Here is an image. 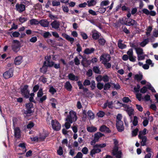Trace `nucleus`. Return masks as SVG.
Here are the masks:
<instances>
[{
	"label": "nucleus",
	"instance_id": "obj_1",
	"mask_svg": "<svg viewBox=\"0 0 158 158\" xmlns=\"http://www.w3.org/2000/svg\"><path fill=\"white\" fill-rule=\"evenodd\" d=\"M114 146L112 150V154L116 158H121L122 155L121 151H118V141L116 139H113Z\"/></svg>",
	"mask_w": 158,
	"mask_h": 158
},
{
	"label": "nucleus",
	"instance_id": "obj_2",
	"mask_svg": "<svg viewBox=\"0 0 158 158\" xmlns=\"http://www.w3.org/2000/svg\"><path fill=\"white\" fill-rule=\"evenodd\" d=\"M28 88V85H25L20 89V92L22 95L25 98H28L30 97V91Z\"/></svg>",
	"mask_w": 158,
	"mask_h": 158
},
{
	"label": "nucleus",
	"instance_id": "obj_3",
	"mask_svg": "<svg viewBox=\"0 0 158 158\" xmlns=\"http://www.w3.org/2000/svg\"><path fill=\"white\" fill-rule=\"evenodd\" d=\"M26 110L24 111V114L28 116L31 113H33L34 111L32 110L34 108L33 104L31 102L27 103L25 104Z\"/></svg>",
	"mask_w": 158,
	"mask_h": 158
},
{
	"label": "nucleus",
	"instance_id": "obj_4",
	"mask_svg": "<svg viewBox=\"0 0 158 158\" xmlns=\"http://www.w3.org/2000/svg\"><path fill=\"white\" fill-rule=\"evenodd\" d=\"M69 115L67 116L66 118V120L70 123H73V121H76L77 119V117L75 112L73 111L72 112H69Z\"/></svg>",
	"mask_w": 158,
	"mask_h": 158
},
{
	"label": "nucleus",
	"instance_id": "obj_5",
	"mask_svg": "<svg viewBox=\"0 0 158 158\" xmlns=\"http://www.w3.org/2000/svg\"><path fill=\"white\" fill-rule=\"evenodd\" d=\"M20 45V43L19 41L17 40H13L11 46L13 51L15 52H17L20 49L21 47Z\"/></svg>",
	"mask_w": 158,
	"mask_h": 158
},
{
	"label": "nucleus",
	"instance_id": "obj_6",
	"mask_svg": "<svg viewBox=\"0 0 158 158\" xmlns=\"http://www.w3.org/2000/svg\"><path fill=\"white\" fill-rule=\"evenodd\" d=\"M51 124L53 129L56 131H59L61 128V125L58 121L56 120H52Z\"/></svg>",
	"mask_w": 158,
	"mask_h": 158
},
{
	"label": "nucleus",
	"instance_id": "obj_7",
	"mask_svg": "<svg viewBox=\"0 0 158 158\" xmlns=\"http://www.w3.org/2000/svg\"><path fill=\"white\" fill-rule=\"evenodd\" d=\"M100 60L102 61V64L106 62H108L110 61L111 59V57L109 54H103L100 56Z\"/></svg>",
	"mask_w": 158,
	"mask_h": 158
},
{
	"label": "nucleus",
	"instance_id": "obj_8",
	"mask_svg": "<svg viewBox=\"0 0 158 158\" xmlns=\"http://www.w3.org/2000/svg\"><path fill=\"white\" fill-rule=\"evenodd\" d=\"M15 9L19 13H21L25 10L26 7L25 5L17 3L15 6Z\"/></svg>",
	"mask_w": 158,
	"mask_h": 158
},
{
	"label": "nucleus",
	"instance_id": "obj_9",
	"mask_svg": "<svg viewBox=\"0 0 158 158\" xmlns=\"http://www.w3.org/2000/svg\"><path fill=\"white\" fill-rule=\"evenodd\" d=\"M116 127L118 131L119 132L123 131L124 129L123 123L122 121H116Z\"/></svg>",
	"mask_w": 158,
	"mask_h": 158
},
{
	"label": "nucleus",
	"instance_id": "obj_10",
	"mask_svg": "<svg viewBox=\"0 0 158 158\" xmlns=\"http://www.w3.org/2000/svg\"><path fill=\"white\" fill-rule=\"evenodd\" d=\"M13 75V71L11 69L4 72L3 74V76L5 79H8L12 77Z\"/></svg>",
	"mask_w": 158,
	"mask_h": 158
},
{
	"label": "nucleus",
	"instance_id": "obj_11",
	"mask_svg": "<svg viewBox=\"0 0 158 158\" xmlns=\"http://www.w3.org/2000/svg\"><path fill=\"white\" fill-rule=\"evenodd\" d=\"M128 21L127 24L125 23L124 22L121 23L122 24H125L129 26H134L135 27H136L138 25L137 22L133 19H130Z\"/></svg>",
	"mask_w": 158,
	"mask_h": 158
},
{
	"label": "nucleus",
	"instance_id": "obj_12",
	"mask_svg": "<svg viewBox=\"0 0 158 158\" xmlns=\"http://www.w3.org/2000/svg\"><path fill=\"white\" fill-rule=\"evenodd\" d=\"M99 130L101 132H105L106 133H110L111 131L110 129L105 125H102L99 128Z\"/></svg>",
	"mask_w": 158,
	"mask_h": 158
},
{
	"label": "nucleus",
	"instance_id": "obj_13",
	"mask_svg": "<svg viewBox=\"0 0 158 158\" xmlns=\"http://www.w3.org/2000/svg\"><path fill=\"white\" fill-rule=\"evenodd\" d=\"M14 136L16 138L19 139L21 137V131L19 127H16L14 129Z\"/></svg>",
	"mask_w": 158,
	"mask_h": 158
},
{
	"label": "nucleus",
	"instance_id": "obj_14",
	"mask_svg": "<svg viewBox=\"0 0 158 158\" xmlns=\"http://www.w3.org/2000/svg\"><path fill=\"white\" fill-rule=\"evenodd\" d=\"M23 57L19 56L15 57L14 60V64L16 65H20L22 62Z\"/></svg>",
	"mask_w": 158,
	"mask_h": 158
},
{
	"label": "nucleus",
	"instance_id": "obj_15",
	"mask_svg": "<svg viewBox=\"0 0 158 158\" xmlns=\"http://www.w3.org/2000/svg\"><path fill=\"white\" fill-rule=\"evenodd\" d=\"M94 148L90 152V155L92 156L96 153H99L101 151V150L99 148H96L94 147V145L93 146Z\"/></svg>",
	"mask_w": 158,
	"mask_h": 158
},
{
	"label": "nucleus",
	"instance_id": "obj_16",
	"mask_svg": "<svg viewBox=\"0 0 158 158\" xmlns=\"http://www.w3.org/2000/svg\"><path fill=\"white\" fill-rule=\"evenodd\" d=\"M40 22V25L44 27H48L49 25V22L46 19L41 20Z\"/></svg>",
	"mask_w": 158,
	"mask_h": 158
},
{
	"label": "nucleus",
	"instance_id": "obj_17",
	"mask_svg": "<svg viewBox=\"0 0 158 158\" xmlns=\"http://www.w3.org/2000/svg\"><path fill=\"white\" fill-rule=\"evenodd\" d=\"M62 35L67 40L70 41L71 44H73L74 40V39L73 38L70 37L68 35L65 33L62 34Z\"/></svg>",
	"mask_w": 158,
	"mask_h": 158
},
{
	"label": "nucleus",
	"instance_id": "obj_18",
	"mask_svg": "<svg viewBox=\"0 0 158 158\" xmlns=\"http://www.w3.org/2000/svg\"><path fill=\"white\" fill-rule=\"evenodd\" d=\"M69 79L71 81H77L79 79L77 76H75L73 73H70L68 75Z\"/></svg>",
	"mask_w": 158,
	"mask_h": 158
},
{
	"label": "nucleus",
	"instance_id": "obj_19",
	"mask_svg": "<svg viewBox=\"0 0 158 158\" xmlns=\"http://www.w3.org/2000/svg\"><path fill=\"white\" fill-rule=\"evenodd\" d=\"M81 64L84 67H87L90 64L89 60L85 57H83L82 60L81 62Z\"/></svg>",
	"mask_w": 158,
	"mask_h": 158
},
{
	"label": "nucleus",
	"instance_id": "obj_20",
	"mask_svg": "<svg viewBox=\"0 0 158 158\" xmlns=\"http://www.w3.org/2000/svg\"><path fill=\"white\" fill-rule=\"evenodd\" d=\"M40 71L44 74L45 73L47 72V67L46 61H44L42 67L40 69Z\"/></svg>",
	"mask_w": 158,
	"mask_h": 158
},
{
	"label": "nucleus",
	"instance_id": "obj_21",
	"mask_svg": "<svg viewBox=\"0 0 158 158\" xmlns=\"http://www.w3.org/2000/svg\"><path fill=\"white\" fill-rule=\"evenodd\" d=\"M51 25L53 28L55 29H58L60 25V23L59 22L56 20H54L51 23Z\"/></svg>",
	"mask_w": 158,
	"mask_h": 158
},
{
	"label": "nucleus",
	"instance_id": "obj_22",
	"mask_svg": "<svg viewBox=\"0 0 158 158\" xmlns=\"http://www.w3.org/2000/svg\"><path fill=\"white\" fill-rule=\"evenodd\" d=\"M104 135V134H103L100 132H97V133L94 134V139L98 142L100 138L102 137Z\"/></svg>",
	"mask_w": 158,
	"mask_h": 158
},
{
	"label": "nucleus",
	"instance_id": "obj_23",
	"mask_svg": "<svg viewBox=\"0 0 158 158\" xmlns=\"http://www.w3.org/2000/svg\"><path fill=\"white\" fill-rule=\"evenodd\" d=\"M100 34L97 31L93 32L92 35V37L93 39L96 40H98L100 37Z\"/></svg>",
	"mask_w": 158,
	"mask_h": 158
},
{
	"label": "nucleus",
	"instance_id": "obj_24",
	"mask_svg": "<svg viewBox=\"0 0 158 158\" xmlns=\"http://www.w3.org/2000/svg\"><path fill=\"white\" fill-rule=\"evenodd\" d=\"M95 51V49L93 48H86L84 52L86 54H89L93 53Z\"/></svg>",
	"mask_w": 158,
	"mask_h": 158
},
{
	"label": "nucleus",
	"instance_id": "obj_25",
	"mask_svg": "<svg viewBox=\"0 0 158 158\" xmlns=\"http://www.w3.org/2000/svg\"><path fill=\"white\" fill-rule=\"evenodd\" d=\"M64 87L68 91H71L72 87L69 81H67L66 82Z\"/></svg>",
	"mask_w": 158,
	"mask_h": 158
},
{
	"label": "nucleus",
	"instance_id": "obj_26",
	"mask_svg": "<svg viewBox=\"0 0 158 158\" xmlns=\"http://www.w3.org/2000/svg\"><path fill=\"white\" fill-rule=\"evenodd\" d=\"M147 130L146 128H144L143 131H140L139 132L138 135V138L139 139L141 138V137H143L146 134Z\"/></svg>",
	"mask_w": 158,
	"mask_h": 158
},
{
	"label": "nucleus",
	"instance_id": "obj_27",
	"mask_svg": "<svg viewBox=\"0 0 158 158\" xmlns=\"http://www.w3.org/2000/svg\"><path fill=\"white\" fill-rule=\"evenodd\" d=\"M87 3L88 6L90 7L95 5L97 3V2L96 0H90L87 1Z\"/></svg>",
	"mask_w": 158,
	"mask_h": 158
},
{
	"label": "nucleus",
	"instance_id": "obj_28",
	"mask_svg": "<svg viewBox=\"0 0 158 158\" xmlns=\"http://www.w3.org/2000/svg\"><path fill=\"white\" fill-rule=\"evenodd\" d=\"M117 103L122 104V106L124 108V110L126 111H127V110L132 107H130L129 106L127 105V104H122L121 103H120L119 101H117Z\"/></svg>",
	"mask_w": 158,
	"mask_h": 158
},
{
	"label": "nucleus",
	"instance_id": "obj_29",
	"mask_svg": "<svg viewBox=\"0 0 158 158\" xmlns=\"http://www.w3.org/2000/svg\"><path fill=\"white\" fill-rule=\"evenodd\" d=\"M139 139H142L141 143L142 146H144L146 144L147 138L146 136H144L143 137H141V138Z\"/></svg>",
	"mask_w": 158,
	"mask_h": 158
},
{
	"label": "nucleus",
	"instance_id": "obj_30",
	"mask_svg": "<svg viewBox=\"0 0 158 158\" xmlns=\"http://www.w3.org/2000/svg\"><path fill=\"white\" fill-rule=\"evenodd\" d=\"M30 24L31 25H38L39 24H40V21H39L37 19H31L30 21Z\"/></svg>",
	"mask_w": 158,
	"mask_h": 158
},
{
	"label": "nucleus",
	"instance_id": "obj_31",
	"mask_svg": "<svg viewBox=\"0 0 158 158\" xmlns=\"http://www.w3.org/2000/svg\"><path fill=\"white\" fill-rule=\"evenodd\" d=\"M87 114L88 115V117L89 118L94 119V115L92 111L90 110L88 111Z\"/></svg>",
	"mask_w": 158,
	"mask_h": 158
},
{
	"label": "nucleus",
	"instance_id": "obj_32",
	"mask_svg": "<svg viewBox=\"0 0 158 158\" xmlns=\"http://www.w3.org/2000/svg\"><path fill=\"white\" fill-rule=\"evenodd\" d=\"M143 78V76L142 74H136L135 75L134 79L138 81H139Z\"/></svg>",
	"mask_w": 158,
	"mask_h": 158
},
{
	"label": "nucleus",
	"instance_id": "obj_33",
	"mask_svg": "<svg viewBox=\"0 0 158 158\" xmlns=\"http://www.w3.org/2000/svg\"><path fill=\"white\" fill-rule=\"evenodd\" d=\"M135 51L137 55H142L143 54V49L140 48H137L136 49Z\"/></svg>",
	"mask_w": 158,
	"mask_h": 158
},
{
	"label": "nucleus",
	"instance_id": "obj_34",
	"mask_svg": "<svg viewBox=\"0 0 158 158\" xmlns=\"http://www.w3.org/2000/svg\"><path fill=\"white\" fill-rule=\"evenodd\" d=\"M120 40H119V41L118 44V47L121 49H123L126 48L127 47L126 45L125 44H123L121 43V41L120 42Z\"/></svg>",
	"mask_w": 158,
	"mask_h": 158
},
{
	"label": "nucleus",
	"instance_id": "obj_35",
	"mask_svg": "<svg viewBox=\"0 0 158 158\" xmlns=\"http://www.w3.org/2000/svg\"><path fill=\"white\" fill-rule=\"evenodd\" d=\"M97 128L94 127H89L87 128V131L90 132H94L97 131Z\"/></svg>",
	"mask_w": 158,
	"mask_h": 158
},
{
	"label": "nucleus",
	"instance_id": "obj_36",
	"mask_svg": "<svg viewBox=\"0 0 158 158\" xmlns=\"http://www.w3.org/2000/svg\"><path fill=\"white\" fill-rule=\"evenodd\" d=\"M99 44L101 46H104L106 42V40L103 38L99 39L98 40Z\"/></svg>",
	"mask_w": 158,
	"mask_h": 158
},
{
	"label": "nucleus",
	"instance_id": "obj_37",
	"mask_svg": "<svg viewBox=\"0 0 158 158\" xmlns=\"http://www.w3.org/2000/svg\"><path fill=\"white\" fill-rule=\"evenodd\" d=\"M111 82H108L105 84L104 85V90H107L109 89L111 87Z\"/></svg>",
	"mask_w": 158,
	"mask_h": 158
},
{
	"label": "nucleus",
	"instance_id": "obj_38",
	"mask_svg": "<svg viewBox=\"0 0 158 158\" xmlns=\"http://www.w3.org/2000/svg\"><path fill=\"white\" fill-rule=\"evenodd\" d=\"M149 42V39L148 38H147L144 39L141 43L140 44V45L142 47H144Z\"/></svg>",
	"mask_w": 158,
	"mask_h": 158
},
{
	"label": "nucleus",
	"instance_id": "obj_39",
	"mask_svg": "<svg viewBox=\"0 0 158 158\" xmlns=\"http://www.w3.org/2000/svg\"><path fill=\"white\" fill-rule=\"evenodd\" d=\"M109 3L110 2L108 0L103 1L100 3V7H103L108 5Z\"/></svg>",
	"mask_w": 158,
	"mask_h": 158
},
{
	"label": "nucleus",
	"instance_id": "obj_40",
	"mask_svg": "<svg viewBox=\"0 0 158 158\" xmlns=\"http://www.w3.org/2000/svg\"><path fill=\"white\" fill-rule=\"evenodd\" d=\"M134 110L131 107L126 112L130 117H131L132 115L134 114Z\"/></svg>",
	"mask_w": 158,
	"mask_h": 158
},
{
	"label": "nucleus",
	"instance_id": "obj_41",
	"mask_svg": "<svg viewBox=\"0 0 158 158\" xmlns=\"http://www.w3.org/2000/svg\"><path fill=\"white\" fill-rule=\"evenodd\" d=\"M147 89H149L151 91L152 93H156V91L154 88L150 84L149 85H146Z\"/></svg>",
	"mask_w": 158,
	"mask_h": 158
},
{
	"label": "nucleus",
	"instance_id": "obj_42",
	"mask_svg": "<svg viewBox=\"0 0 158 158\" xmlns=\"http://www.w3.org/2000/svg\"><path fill=\"white\" fill-rule=\"evenodd\" d=\"M102 81L104 82H107L109 81V77L107 75H105L102 76Z\"/></svg>",
	"mask_w": 158,
	"mask_h": 158
},
{
	"label": "nucleus",
	"instance_id": "obj_43",
	"mask_svg": "<svg viewBox=\"0 0 158 158\" xmlns=\"http://www.w3.org/2000/svg\"><path fill=\"white\" fill-rule=\"evenodd\" d=\"M93 71L96 73L100 74V70L99 67L98 66H94L93 68Z\"/></svg>",
	"mask_w": 158,
	"mask_h": 158
},
{
	"label": "nucleus",
	"instance_id": "obj_44",
	"mask_svg": "<svg viewBox=\"0 0 158 158\" xmlns=\"http://www.w3.org/2000/svg\"><path fill=\"white\" fill-rule=\"evenodd\" d=\"M111 85H113V86H112V88H115L117 90L119 89L120 88V85L118 83L115 84V83H111Z\"/></svg>",
	"mask_w": 158,
	"mask_h": 158
},
{
	"label": "nucleus",
	"instance_id": "obj_45",
	"mask_svg": "<svg viewBox=\"0 0 158 158\" xmlns=\"http://www.w3.org/2000/svg\"><path fill=\"white\" fill-rule=\"evenodd\" d=\"M49 91L52 94H54L56 92V90L53 86H51L49 87Z\"/></svg>",
	"mask_w": 158,
	"mask_h": 158
},
{
	"label": "nucleus",
	"instance_id": "obj_46",
	"mask_svg": "<svg viewBox=\"0 0 158 158\" xmlns=\"http://www.w3.org/2000/svg\"><path fill=\"white\" fill-rule=\"evenodd\" d=\"M139 129L138 128H136L132 131V135L133 137L136 136L139 131Z\"/></svg>",
	"mask_w": 158,
	"mask_h": 158
},
{
	"label": "nucleus",
	"instance_id": "obj_47",
	"mask_svg": "<svg viewBox=\"0 0 158 158\" xmlns=\"http://www.w3.org/2000/svg\"><path fill=\"white\" fill-rule=\"evenodd\" d=\"M107 8V7L104 8L103 7H101L98 8V11L101 14L104 13L106 11V9Z\"/></svg>",
	"mask_w": 158,
	"mask_h": 158
},
{
	"label": "nucleus",
	"instance_id": "obj_48",
	"mask_svg": "<svg viewBox=\"0 0 158 158\" xmlns=\"http://www.w3.org/2000/svg\"><path fill=\"white\" fill-rule=\"evenodd\" d=\"M106 146V143H101L100 144H96L94 145V147L96 148H103Z\"/></svg>",
	"mask_w": 158,
	"mask_h": 158
},
{
	"label": "nucleus",
	"instance_id": "obj_49",
	"mask_svg": "<svg viewBox=\"0 0 158 158\" xmlns=\"http://www.w3.org/2000/svg\"><path fill=\"white\" fill-rule=\"evenodd\" d=\"M57 153L59 155L61 156L63 154V150L62 147L61 146L59 147V149L57 150Z\"/></svg>",
	"mask_w": 158,
	"mask_h": 158
},
{
	"label": "nucleus",
	"instance_id": "obj_50",
	"mask_svg": "<svg viewBox=\"0 0 158 158\" xmlns=\"http://www.w3.org/2000/svg\"><path fill=\"white\" fill-rule=\"evenodd\" d=\"M43 95V89L40 88L37 93V97L39 98L41 97Z\"/></svg>",
	"mask_w": 158,
	"mask_h": 158
},
{
	"label": "nucleus",
	"instance_id": "obj_51",
	"mask_svg": "<svg viewBox=\"0 0 158 158\" xmlns=\"http://www.w3.org/2000/svg\"><path fill=\"white\" fill-rule=\"evenodd\" d=\"M51 34L49 33V32H45L44 33L43 35V36L44 38H47L49 36H51Z\"/></svg>",
	"mask_w": 158,
	"mask_h": 158
},
{
	"label": "nucleus",
	"instance_id": "obj_52",
	"mask_svg": "<svg viewBox=\"0 0 158 158\" xmlns=\"http://www.w3.org/2000/svg\"><path fill=\"white\" fill-rule=\"evenodd\" d=\"M105 113L102 111H100L97 113V115L99 117H103L105 115Z\"/></svg>",
	"mask_w": 158,
	"mask_h": 158
},
{
	"label": "nucleus",
	"instance_id": "obj_53",
	"mask_svg": "<svg viewBox=\"0 0 158 158\" xmlns=\"http://www.w3.org/2000/svg\"><path fill=\"white\" fill-rule=\"evenodd\" d=\"M138 123V118L136 116H135L134 118V120L133 121V124L134 126H136Z\"/></svg>",
	"mask_w": 158,
	"mask_h": 158
},
{
	"label": "nucleus",
	"instance_id": "obj_54",
	"mask_svg": "<svg viewBox=\"0 0 158 158\" xmlns=\"http://www.w3.org/2000/svg\"><path fill=\"white\" fill-rule=\"evenodd\" d=\"M123 102L125 103H128L129 102H131V101L130 99L128 97H123L122 99Z\"/></svg>",
	"mask_w": 158,
	"mask_h": 158
},
{
	"label": "nucleus",
	"instance_id": "obj_55",
	"mask_svg": "<svg viewBox=\"0 0 158 158\" xmlns=\"http://www.w3.org/2000/svg\"><path fill=\"white\" fill-rule=\"evenodd\" d=\"M147 90V86H144L140 90V92L143 94L145 93Z\"/></svg>",
	"mask_w": 158,
	"mask_h": 158
},
{
	"label": "nucleus",
	"instance_id": "obj_56",
	"mask_svg": "<svg viewBox=\"0 0 158 158\" xmlns=\"http://www.w3.org/2000/svg\"><path fill=\"white\" fill-rule=\"evenodd\" d=\"M97 87L98 89L101 90L104 88V84L103 83L98 82L97 84Z\"/></svg>",
	"mask_w": 158,
	"mask_h": 158
},
{
	"label": "nucleus",
	"instance_id": "obj_57",
	"mask_svg": "<svg viewBox=\"0 0 158 158\" xmlns=\"http://www.w3.org/2000/svg\"><path fill=\"white\" fill-rule=\"evenodd\" d=\"M52 3L53 6H58L60 5V2L59 1H53Z\"/></svg>",
	"mask_w": 158,
	"mask_h": 158
},
{
	"label": "nucleus",
	"instance_id": "obj_58",
	"mask_svg": "<svg viewBox=\"0 0 158 158\" xmlns=\"http://www.w3.org/2000/svg\"><path fill=\"white\" fill-rule=\"evenodd\" d=\"M19 147L22 148L24 150H25L26 152V144L25 143H20L18 145Z\"/></svg>",
	"mask_w": 158,
	"mask_h": 158
},
{
	"label": "nucleus",
	"instance_id": "obj_59",
	"mask_svg": "<svg viewBox=\"0 0 158 158\" xmlns=\"http://www.w3.org/2000/svg\"><path fill=\"white\" fill-rule=\"evenodd\" d=\"M27 20V18L20 17L19 18V20L20 22L23 23L26 21Z\"/></svg>",
	"mask_w": 158,
	"mask_h": 158
},
{
	"label": "nucleus",
	"instance_id": "obj_60",
	"mask_svg": "<svg viewBox=\"0 0 158 158\" xmlns=\"http://www.w3.org/2000/svg\"><path fill=\"white\" fill-rule=\"evenodd\" d=\"M74 62L76 65H78L80 64V60L77 57H76L74 59Z\"/></svg>",
	"mask_w": 158,
	"mask_h": 158
},
{
	"label": "nucleus",
	"instance_id": "obj_61",
	"mask_svg": "<svg viewBox=\"0 0 158 158\" xmlns=\"http://www.w3.org/2000/svg\"><path fill=\"white\" fill-rule=\"evenodd\" d=\"M90 87L92 90H93L95 88V83L94 81L92 80L91 81Z\"/></svg>",
	"mask_w": 158,
	"mask_h": 158
},
{
	"label": "nucleus",
	"instance_id": "obj_62",
	"mask_svg": "<svg viewBox=\"0 0 158 158\" xmlns=\"http://www.w3.org/2000/svg\"><path fill=\"white\" fill-rule=\"evenodd\" d=\"M34 124L32 122H30L27 125V129H31L34 126Z\"/></svg>",
	"mask_w": 158,
	"mask_h": 158
},
{
	"label": "nucleus",
	"instance_id": "obj_63",
	"mask_svg": "<svg viewBox=\"0 0 158 158\" xmlns=\"http://www.w3.org/2000/svg\"><path fill=\"white\" fill-rule=\"evenodd\" d=\"M88 12L89 14L95 16L97 15L96 12L92 9H89L88 10Z\"/></svg>",
	"mask_w": 158,
	"mask_h": 158
},
{
	"label": "nucleus",
	"instance_id": "obj_64",
	"mask_svg": "<svg viewBox=\"0 0 158 158\" xmlns=\"http://www.w3.org/2000/svg\"><path fill=\"white\" fill-rule=\"evenodd\" d=\"M88 149L86 147H85L83 148L81 150V152L84 154H87L88 153Z\"/></svg>",
	"mask_w": 158,
	"mask_h": 158
}]
</instances>
